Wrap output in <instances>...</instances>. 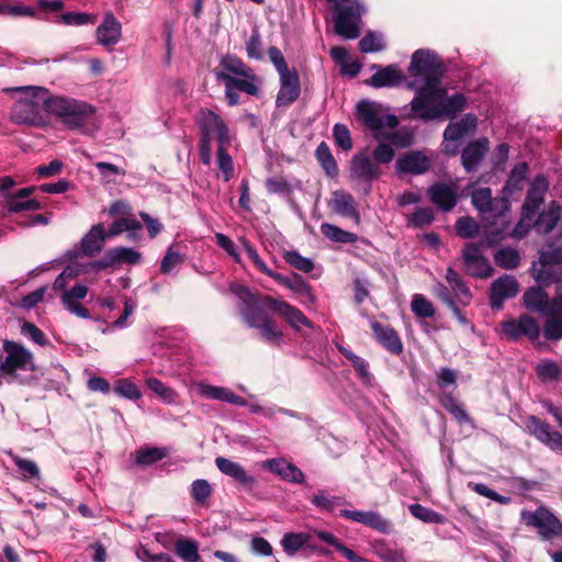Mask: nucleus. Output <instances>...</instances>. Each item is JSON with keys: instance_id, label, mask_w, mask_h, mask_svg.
I'll use <instances>...</instances> for the list:
<instances>
[{"instance_id": "1", "label": "nucleus", "mask_w": 562, "mask_h": 562, "mask_svg": "<svg viewBox=\"0 0 562 562\" xmlns=\"http://www.w3.org/2000/svg\"><path fill=\"white\" fill-rule=\"evenodd\" d=\"M11 90L24 94L14 102L11 109L12 122L36 127L45 126L49 123L48 103L50 94L46 88L24 86L15 87Z\"/></svg>"}, {"instance_id": "2", "label": "nucleus", "mask_w": 562, "mask_h": 562, "mask_svg": "<svg viewBox=\"0 0 562 562\" xmlns=\"http://www.w3.org/2000/svg\"><path fill=\"white\" fill-rule=\"evenodd\" d=\"M4 355H0V379L7 383L32 384L34 378H23L18 371H35L33 353L22 344L4 339L2 345Z\"/></svg>"}, {"instance_id": "3", "label": "nucleus", "mask_w": 562, "mask_h": 562, "mask_svg": "<svg viewBox=\"0 0 562 562\" xmlns=\"http://www.w3.org/2000/svg\"><path fill=\"white\" fill-rule=\"evenodd\" d=\"M49 115L56 116L69 128L94 125L95 108L85 101L65 97H52L48 103Z\"/></svg>"}, {"instance_id": "4", "label": "nucleus", "mask_w": 562, "mask_h": 562, "mask_svg": "<svg viewBox=\"0 0 562 562\" xmlns=\"http://www.w3.org/2000/svg\"><path fill=\"white\" fill-rule=\"evenodd\" d=\"M407 71L414 78L413 80L418 81V85L428 83L434 87L441 85L447 67L436 52L419 48L413 53Z\"/></svg>"}, {"instance_id": "5", "label": "nucleus", "mask_w": 562, "mask_h": 562, "mask_svg": "<svg viewBox=\"0 0 562 562\" xmlns=\"http://www.w3.org/2000/svg\"><path fill=\"white\" fill-rule=\"evenodd\" d=\"M331 3L333 21L336 34L355 40L360 35L361 16L366 12L359 0H335Z\"/></svg>"}, {"instance_id": "6", "label": "nucleus", "mask_w": 562, "mask_h": 562, "mask_svg": "<svg viewBox=\"0 0 562 562\" xmlns=\"http://www.w3.org/2000/svg\"><path fill=\"white\" fill-rule=\"evenodd\" d=\"M381 167L371 157L360 151L352 156L349 167V179L353 189L368 195L372 190V183L382 176Z\"/></svg>"}, {"instance_id": "7", "label": "nucleus", "mask_w": 562, "mask_h": 562, "mask_svg": "<svg viewBox=\"0 0 562 562\" xmlns=\"http://www.w3.org/2000/svg\"><path fill=\"white\" fill-rule=\"evenodd\" d=\"M520 517L526 526L537 530L541 540L562 539V522L547 507L539 506L533 512L525 509Z\"/></svg>"}, {"instance_id": "8", "label": "nucleus", "mask_w": 562, "mask_h": 562, "mask_svg": "<svg viewBox=\"0 0 562 562\" xmlns=\"http://www.w3.org/2000/svg\"><path fill=\"white\" fill-rule=\"evenodd\" d=\"M356 116L364 127L372 132L374 139L375 135L381 134L384 127L394 130L398 125L396 115L384 114L380 104L369 100H362L357 104Z\"/></svg>"}, {"instance_id": "9", "label": "nucleus", "mask_w": 562, "mask_h": 562, "mask_svg": "<svg viewBox=\"0 0 562 562\" xmlns=\"http://www.w3.org/2000/svg\"><path fill=\"white\" fill-rule=\"evenodd\" d=\"M406 87L416 92L411 101V109L422 120L428 110L440 106L442 97L448 94L447 89L441 85L430 87L428 83L418 85L417 80H412L406 82Z\"/></svg>"}, {"instance_id": "10", "label": "nucleus", "mask_w": 562, "mask_h": 562, "mask_svg": "<svg viewBox=\"0 0 562 562\" xmlns=\"http://www.w3.org/2000/svg\"><path fill=\"white\" fill-rule=\"evenodd\" d=\"M471 200L473 206L485 221H490L491 217H504L510 207V202L507 198L494 199L490 188L474 190Z\"/></svg>"}, {"instance_id": "11", "label": "nucleus", "mask_w": 562, "mask_h": 562, "mask_svg": "<svg viewBox=\"0 0 562 562\" xmlns=\"http://www.w3.org/2000/svg\"><path fill=\"white\" fill-rule=\"evenodd\" d=\"M201 139L212 142L216 137L218 145H231L229 130L224 120L214 111L203 109L198 116Z\"/></svg>"}, {"instance_id": "12", "label": "nucleus", "mask_w": 562, "mask_h": 562, "mask_svg": "<svg viewBox=\"0 0 562 562\" xmlns=\"http://www.w3.org/2000/svg\"><path fill=\"white\" fill-rule=\"evenodd\" d=\"M524 429L538 441L553 451L562 450V435L551 429L550 424L536 415H527L522 419Z\"/></svg>"}, {"instance_id": "13", "label": "nucleus", "mask_w": 562, "mask_h": 562, "mask_svg": "<svg viewBox=\"0 0 562 562\" xmlns=\"http://www.w3.org/2000/svg\"><path fill=\"white\" fill-rule=\"evenodd\" d=\"M142 255L137 250L130 247H114L108 249L103 256L89 263V269L92 271L106 270L123 263L137 265L140 262Z\"/></svg>"}, {"instance_id": "14", "label": "nucleus", "mask_w": 562, "mask_h": 562, "mask_svg": "<svg viewBox=\"0 0 562 562\" xmlns=\"http://www.w3.org/2000/svg\"><path fill=\"white\" fill-rule=\"evenodd\" d=\"M502 330L508 340L517 341L522 337L535 341L540 336L538 322L529 314H521L517 319L510 318L502 323Z\"/></svg>"}, {"instance_id": "15", "label": "nucleus", "mask_w": 562, "mask_h": 562, "mask_svg": "<svg viewBox=\"0 0 562 562\" xmlns=\"http://www.w3.org/2000/svg\"><path fill=\"white\" fill-rule=\"evenodd\" d=\"M462 259L467 273L471 277L486 279L494 271L488 259L483 255L481 244L468 243L462 250Z\"/></svg>"}, {"instance_id": "16", "label": "nucleus", "mask_w": 562, "mask_h": 562, "mask_svg": "<svg viewBox=\"0 0 562 562\" xmlns=\"http://www.w3.org/2000/svg\"><path fill=\"white\" fill-rule=\"evenodd\" d=\"M262 304L267 306V310L283 316L289 325L296 331L300 330V325L313 328V323L302 311L285 301L274 299L271 295H262Z\"/></svg>"}, {"instance_id": "17", "label": "nucleus", "mask_w": 562, "mask_h": 562, "mask_svg": "<svg viewBox=\"0 0 562 562\" xmlns=\"http://www.w3.org/2000/svg\"><path fill=\"white\" fill-rule=\"evenodd\" d=\"M431 168V160L422 150H409L401 155L395 161L397 175H424Z\"/></svg>"}, {"instance_id": "18", "label": "nucleus", "mask_w": 562, "mask_h": 562, "mask_svg": "<svg viewBox=\"0 0 562 562\" xmlns=\"http://www.w3.org/2000/svg\"><path fill=\"white\" fill-rule=\"evenodd\" d=\"M519 292V283L514 276L505 274L491 284L490 305L492 310H502L504 301L515 297Z\"/></svg>"}, {"instance_id": "19", "label": "nucleus", "mask_w": 562, "mask_h": 562, "mask_svg": "<svg viewBox=\"0 0 562 562\" xmlns=\"http://www.w3.org/2000/svg\"><path fill=\"white\" fill-rule=\"evenodd\" d=\"M280 89L277 94L276 104L278 108L289 106L294 103L301 94L300 77L296 69L279 74Z\"/></svg>"}, {"instance_id": "20", "label": "nucleus", "mask_w": 562, "mask_h": 562, "mask_svg": "<svg viewBox=\"0 0 562 562\" xmlns=\"http://www.w3.org/2000/svg\"><path fill=\"white\" fill-rule=\"evenodd\" d=\"M490 149V142L486 137L471 140L461 153V165L467 173H474L479 170Z\"/></svg>"}, {"instance_id": "21", "label": "nucleus", "mask_w": 562, "mask_h": 562, "mask_svg": "<svg viewBox=\"0 0 562 562\" xmlns=\"http://www.w3.org/2000/svg\"><path fill=\"white\" fill-rule=\"evenodd\" d=\"M430 201L442 212H450L458 203V194L454 186L435 182L428 188Z\"/></svg>"}, {"instance_id": "22", "label": "nucleus", "mask_w": 562, "mask_h": 562, "mask_svg": "<svg viewBox=\"0 0 562 562\" xmlns=\"http://www.w3.org/2000/svg\"><path fill=\"white\" fill-rule=\"evenodd\" d=\"M371 329L376 341L390 353L398 356L403 352V342L394 328L378 321L371 322Z\"/></svg>"}, {"instance_id": "23", "label": "nucleus", "mask_w": 562, "mask_h": 562, "mask_svg": "<svg viewBox=\"0 0 562 562\" xmlns=\"http://www.w3.org/2000/svg\"><path fill=\"white\" fill-rule=\"evenodd\" d=\"M467 104V99L462 93H454L451 97L447 94L442 97L440 106L428 110L424 115V121H432L440 117L452 116L458 112L463 111Z\"/></svg>"}, {"instance_id": "24", "label": "nucleus", "mask_w": 562, "mask_h": 562, "mask_svg": "<svg viewBox=\"0 0 562 562\" xmlns=\"http://www.w3.org/2000/svg\"><path fill=\"white\" fill-rule=\"evenodd\" d=\"M265 468L271 473L279 475L282 480L302 484L305 481V474L295 464L288 462L282 458L269 459L265 461Z\"/></svg>"}, {"instance_id": "25", "label": "nucleus", "mask_w": 562, "mask_h": 562, "mask_svg": "<svg viewBox=\"0 0 562 562\" xmlns=\"http://www.w3.org/2000/svg\"><path fill=\"white\" fill-rule=\"evenodd\" d=\"M105 241L104 225L102 223L94 224L81 238L80 251L87 257H94L103 249Z\"/></svg>"}, {"instance_id": "26", "label": "nucleus", "mask_w": 562, "mask_h": 562, "mask_svg": "<svg viewBox=\"0 0 562 562\" xmlns=\"http://www.w3.org/2000/svg\"><path fill=\"white\" fill-rule=\"evenodd\" d=\"M406 81V76L395 64L379 68L378 71L367 81L373 88L396 87Z\"/></svg>"}, {"instance_id": "27", "label": "nucleus", "mask_w": 562, "mask_h": 562, "mask_svg": "<svg viewBox=\"0 0 562 562\" xmlns=\"http://www.w3.org/2000/svg\"><path fill=\"white\" fill-rule=\"evenodd\" d=\"M122 33V25L112 12L105 14L103 22L97 27L98 43L103 46L115 45Z\"/></svg>"}, {"instance_id": "28", "label": "nucleus", "mask_w": 562, "mask_h": 562, "mask_svg": "<svg viewBox=\"0 0 562 562\" xmlns=\"http://www.w3.org/2000/svg\"><path fill=\"white\" fill-rule=\"evenodd\" d=\"M492 221L485 226L483 237L475 244H481L482 248L494 247L506 236L508 221L504 217H491Z\"/></svg>"}, {"instance_id": "29", "label": "nucleus", "mask_w": 562, "mask_h": 562, "mask_svg": "<svg viewBox=\"0 0 562 562\" xmlns=\"http://www.w3.org/2000/svg\"><path fill=\"white\" fill-rule=\"evenodd\" d=\"M215 464L223 474L234 479L240 485L250 488L254 486L256 482L255 477L247 474L239 463L224 457H217L215 459Z\"/></svg>"}, {"instance_id": "30", "label": "nucleus", "mask_w": 562, "mask_h": 562, "mask_svg": "<svg viewBox=\"0 0 562 562\" xmlns=\"http://www.w3.org/2000/svg\"><path fill=\"white\" fill-rule=\"evenodd\" d=\"M549 295L540 285L528 288L522 295V304L526 310L542 316L548 310Z\"/></svg>"}, {"instance_id": "31", "label": "nucleus", "mask_w": 562, "mask_h": 562, "mask_svg": "<svg viewBox=\"0 0 562 562\" xmlns=\"http://www.w3.org/2000/svg\"><path fill=\"white\" fill-rule=\"evenodd\" d=\"M273 280L279 284L286 286L293 292L305 297L306 301L314 303L316 297L312 291V286L297 273H292L291 277H285L279 272L273 276Z\"/></svg>"}, {"instance_id": "32", "label": "nucleus", "mask_w": 562, "mask_h": 562, "mask_svg": "<svg viewBox=\"0 0 562 562\" xmlns=\"http://www.w3.org/2000/svg\"><path fill=\"white\" fill-rule=\"evenodd\" d=\"M446 280L454 296L458 299V302L463 306H468L473 297L472 292L452 267L447 269Z\"/></svg>"}, {"instance_id": "33", "label": "nucleus", "mask_w": 562, "mask_h": 562, "mask_svg": "<svg viewBox=\"0 0 562 562\" xmlns=\"http://www.w3.org/2000/svg\"><path fill=\"white\" fill-rule=\"evenodd\" d=\"M333 210L342 216L350 217L356 221H359L360 218L355 198L345 191L334 192Z\"/></svg>"}, {"instance_id": "34", "label": "nucleus", "mask_w": 562, "mask_h": 562, "mask_svg": "<svg viewBox=\"0 0 562 562\" xmlns=\"http://www.w3.org/2000/svg\"><path fill=\"white\" fill-rule=\"evenodd\" d=\"M265 306L262 304V296L256 297L254 303H246L240 313L244 322L250 327V328H257L260 323H263L269 316L265 312Z\"/></svg>"}, {"instance_id": "35", "label": "nucleus", "mask_w": 562, "mask_h": 562, "mask_svg": "<svg viewBox=\"0 0 562 562\" xmlns=\"http://www.w3.org/2000/svg\"><path fill=\"white\" fill-rule=\"evenodd\" d=\"M562 207L557 202H551L546 211H543L536 221V228L542 234L551 233L561 220Z\"/></svg>"}, {"instance_id": "36", "label": "nucleus", "mask_w": 562, "mask_h": 562, "mask_svg": "<svg viewBox=\"0 0 562 562\" xmlns=\"http://www.w3.org/2000/svg\"><path fill=\"white\" fill-rule=\"evenodd\" d=\"M217 80L227 81L229 86H232L235 90L245 92L249 95L257 97L260 92L259 87L257 86V77L256 78H244V77H235L231 76L224 71L215 72Z\"/></svg>"}, {"instance_id": "37", "label": "nucleus", "mask_w": 562, "mask_h": 562, "mask_svg": "<svg viewBox=\"0 0 562 562\" xmlns=\"http://www.w3.org/2000/svg\"><path fill=\"white\" fill-rule=\"evenodd\" d=\"M220 66L227 72L244 78H256L252 68L246 65L239 57L226 54L221 58Z\"/></svg>"}, {"instance_id": "38", "label": "nucleus", "mask_w": 562, "mask_h": 562, "mask_svg": "<svg viewBox=\"0 0 562 562\" xmlns=\"http://www.w3.org/2000/svg\"><path fill=\"white\" fill-rule=\"evenodd\" d=\"M175 552L183 562H203L198 542L190 538H180L175 542Z\"/></svg>"}, {"instance_id": "39", "label": "nucleus", "mask_w": 562, "mask_h": 562, "mask_svg": "<svg viewBox=\"0 0 562 562\" xmlns=\"http://www.w3.org/2000/svg\"><path fill=\"white\" fill-rule=\"evenodd\" d=\"M311 503L316 508L327 513H333L336 507L348 504L344 496L330 495L326 490H319L311 498Z\"/></svg>"}, {"instance_id": "40", "label": "nucleus", "mask_w": 562, "mask_h": 562, "mask_svg": "<svg viewBox=\"0 0 562 562\" xmlns=\"http://www.w3.org/2000/svg\"><path fill=\"white\" fill-rule=\"evenodd\" d=\"M315 157L319 162L321 167L323 168V170L325 171L326 176H328L329 178H336L338 176V165L326 142H322L317 146Z\"/></svg>"}, {"instance_id": "41", "label": "nucleus", "mask_w": 562, "mask_h": 562, "mask_svg": "<svg viewBox=\"0 0 562 562\" xmlns=\"http://www.w3.org/2000/svg\"><path fill=\"white\" fill-rule=\"evenodd\" d=\"M528 170L529 166L527 162L522 161L516 164L509 172L508 179L504 186V191L507 194H513L514 192L521 190L524 188Z\"/></svg>"}, {"instance_id": "42", "label": "nucleus", "mask_w": 562, "mask_h": 562, "mask_svg": "<svg viewBox=\"0 0 562 562\" xmlns=\"http://www.w3.org/2000/svg\"><path fill=\"white\" fill-rule=\"evenodd\" d=\"M142 229V224L134 218L121 217L114 221L108 229H105V238L111 239L121 235L123 232H130L128 237L133 238L135 231Z\"/></svg>"}, {"instance_id": "43", "label": "nucleus", "mask_w": 562, "mask_h": 562, "mask_svg": "<svg viewBox=\"0 0 562 562\" xmlns=\"http://www.w3.org/2000/svg\"><path fill=\"white\" fill-rule=\"evenodd\" d=\"M322 234L331 241L340 244H353L358 240V235L345 231L336 225L323 223L321 225Z\"/></svg>"}, {"instance_id": "44", "label": "nucleus", "mask_w": 562, "mask_h": 562, "mask_svg": "<svg viewBox=\"0 0 562 562\" xmlns=\"http://www.w3.org/2000/svg\"><path fill=\"white\" fill-rule=\"evenodd\" d=\"M520 254L512 247H504L495 251L494 261L496 266L505 270L516 269L520 265Z\"/></svg>"}, {"instance_id": "45", "label": "nucleus", "mask_w": 562, "mask_h": 562, "mask_svg": "<svg viewBox=\"0 0 562 562\" xmlns=\"http://www.w3.org/2000/svg\"><path fill=\"white\" fill-rule=\"evenodd\" d=\"M167 453L166 448L143 447L136 451L135 463L139 467H148L166 458Z\"/></svg>"}, {"instance_id": "46", "label": "nucleus", "mask_w": 562, "mask_h": 562, "mask_svg": "<svg viewBox=\"0 0 562 562\" xmlns=\"http://www.w3.org/2000/svg\"><path fill=\"white\" fill-rule=\"evenodd\" d=\"M408 510L413 517L426 524L442 525L447 521L442 514L417 503L409 505Z\"/></svg>"}, {"instance_id": "47", "label": "nucleus", "mask_w": 562, "mask_h": 562, "mask_svg": "<svg viewBox=\"0 0 562 562\" xmlns=\"http://www.w3.org/2000/svg\"><path fill=\"white\" fill-rule=\"evenodd\" d=\"M95 22L97 15L88 12H66L54 20V23L56 24H65L69 26H81L94 24Z\"/></svg>"}, {"instance_id": "48", "label": "nucleus", "mask_w": 562, "mask_h": 562, "mask_svg": "<svg viewBox=\"0 0 562 562\" xmlns=\"http://www.w3.org/2000/svg\"><path fill=\"white\" fill-rule=\"evenodd\" d=\"M339 351L341 352V355L351 362L352 367L355 368V370L357 371L358 375L364 381V382H370L372 375L371 373L369 372V363L367 360H364L363 358L357 356L356 353H353L351 350L342 347V346H339L338 347Z\"/></svg>"}, {"instance_id": "49", "label": "nucleus", "mask_w": 562, "mask_h": 562, "mask_svg": "<svg viewBox=\"0 0 562 562\" xmlns=\"http://www.w3.org/2000/svg\"><path fill=\"white\" fill-rule=\"evenodd\" d=\"M456 233L464 239L474 238L480 233V224L471 216H461L457 220Z\"/></svg>"}, {"instance_id": "50", "label": "nucleus", "mask_w": 562, "mask_h": 562, "mask_svg": "<svg viewBox=\"0 0 562 562\" xmlns=\"http://www.w3.org/2000/svg\"><path fill=\"white\" fill-rule=\"evenodd\" d=\"M375 139L390 142L391 144H393L397 147H401V148L408 147L413 144L412 134L408 132H403V131L387 132V131L383 130V132L381 134L375 135Z\"/></svg>"}, {"instance_id": "51", "label": "nucleus", "mask_w": 562, "mask_h": 562, "mask_svg": "<svg viewBox=\"0 0 562 562\" xmlns=\"http://www.w3.org/2000/svg\"><path fill=\"white\" fill-rule=\"evenodd\" d=\"M10 457L14 464L21 472V475L24 480H35L40 479V469L37 464L29 459L21 458L16 454L10 452Z\"/></svg>"}, {"instance_id": "52", "label": "nucleus", "mask_w": 562, "mask_h": 562, "mask_svg": "<svg viewBox=\"0 0 562 562\" xmlns=\"http://www.w3.org/2000/svg\"><path fill=\"white\" fill-rule=\"evenodd\" d=\"M412 312L420 318L432 317L436 313L434 304L423 294H415L412 300Z\"/></svg>"}, {"instance_id": "53", "label": "nucleus", "mask_w": 562, "mask_h": 562, "mask_svg": "<svg viewBox=\"0 0 562 562\" xmlns=\"http://www.w3.org/2000/svg\"><path fill=\"white\" fill-rule=\"evenodd\" d=\"M385 48V44L383 42V37L381 34L375 32H368L360 41H359V49L362 53H374L381 52Z\"/></svg>"}, {"instance_id": "54", "label": "nucleus", "mask_w": 562, "mask_h": 562, "mask_svg": "<svg viewBox=\"0 0 562 562\" xmlns=\"http://www.w3.org/2000/svg\"><path fill=\"white\" fill-rule=\"evenodd\" d=\"M283 259L293 268L308 273L314 269V262L310 258L301 256L296 250H285Z\"/></svg>"}, {"instance_id": "55", "label": "nucleus", "mask_w": 562, "mask_h": 562, "mask_svg": "<svg viewBox=\"0 0 562 562\" xmlns=\"http://www.w3.org/2000/svg\"><path fill=\"white\" fill-rule=\"evenodd\" d=\"M256 329H258L260 338L268 344H279L281 340L282 333L277 329L276 323L270 317L260 323Z\"/></svg>"}, {"instance_id": "56", "label": "nucleus", "mask_w": 562, "mask_h": 562, "mask_svg": "<svg viewBox=\"0 0 562 562\" xmlns=\"http://www.w3.org/2000/svg\"><path fill=\"white\" fill-rule=\"evenodd\" d=\"M146 384L155 394H157L162 401L168 404L175 403L177 398V393L166 386L160 380L157 378H148L146 380Z\"/></svg>"}, {"instance_id": "57", "label": "nucleus", "mask_w": 562, "mask_h": 562, "mask_svg": "<svg viewBox=\"0 0 562 562\" xmlns=\"http://www.w3.org/2000/svg\"><path fill=\"white\" fill-rule=\"evenodd\" d=\"M307 538L308 537L303 532H289L283 536L281 544L283 550L291 555L307 542Z\"/></svg>"}, {"instance_id": "58", "label": "nucleus", "mask_w": 562, "mask_h": 562, "mask_svg": "<svg viewBox=\"0 0 562 562\" xmlns=\"http://www.w3.org/2000/svg\"><path fill=\"white\" fill-rule=\"evenodd\" d=\"M364 526L384 535H389L392 531L391 520L384 518L380 513L374 510H368L367 521H364Z\"/></svg>"}, {"instance_id": "59", "label": "nucleus", "mask_w": 562, "mask_h": 562, "mask_svg": "<svg viewBox=\"0 0 562 562\" xmlns=\"http://www.w3.org/2000/svg\"><path fill=\"white\" fill-rule=\"evenodd\" d=\"M380 143L373 148L371 159L380 165L390 164L394 157L395 151L391 145L386 144L385 140H379Z\"/></svg>"}, {"instance_id": "60", "label": "nucleus", "mask_w": 562, "mask_h": 562, "mask_svg": "<svg viewBox=\"0 0 562 562\" xmlns=\"http://www.w3.org/2000/svg\"><path fill=\"white\" fill-rule=\"evenodd\" d=\"M212 494L211 484L203 479L193 481L191 485V497L198 504H205Z\"/></svg>"}, {"instance_id": "61", "label": "nucleus", "mask_w": 562, "mask_h": 562, "mask_svg": "<svg viewBox=\"0 0 562 562\" xmlns=\"http://www.w3.org/2000/svg\"><path fill=\"white\" fill-rule=\"evenodd\" d=\"M88 294V286L81 283L75 284L68 291H64L60 295V300L64 306L79 303V300H83Z\"/></svg>"}, {"instance_id": "62", "label": "nucleus", "mask_w": 562, "mask_h": 562, "mask_svg": "<svg viewBox=\"0 0 562 562\" xmlns=\"http://www.w3.org/2000/svg\"><path fill=\"white\" fill-rule=\"evenodd\" d=\"M246 52L249 58L257 60L263 58L261 35L257 27L251 31L250 37L246 43Z\"/></svg>"}, {"instance_id": "63", "label": "nucleus", "mask_w": 562, "mask_h": 562, "mask_svg": "<svg viewBox=\"0 0 562 562\" xmlns=\"http://www.w3.org/2000/svg\"><path fill=\"white\" fill-rule=\"evenodd\" d=\"M434 220L435 215L430 207H419L412 214L408 220V225L416 228H423L430 225Z\"/></svg>"}, {"instance_id": "64", "label": "nucleus", "mask_w": 562, "mask_h": 562, "mask_svg": "<svg viewBox=\"0 0 562 562\" xmlns=\"http://www.w3.org/2000/svg\"><path fill=\"white\" fill-rule=\"evenodd\" d=\"M333 136L336 145L342 150L348 151L352 148L350 132L345 124H335L333 130Z\"/></svg>"}]
</instances>
